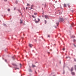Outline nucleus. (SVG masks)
Listing matches in <instances>:
<instances>
[{
    "label": "nucleus",
    "mask_w": 76,
    "mask_h": 76,
    "mask_svg": "<svg viewBox=\"0 0 76 76\" xmlns=\"http://www.w3.org/2000/svg\"><path fill=\"white\" fill-rule=\"evenodd\" d=\"M75 37L74 36H72V38H75Z\"/></svg>",
    "instance_id": "16"
},
{
    "label": "nucleus",
    "mask_w": 76,
    "mask_h": 76,
    "mask_svg": "<svg viewBox=\"0 0 76 76\" xmlns=\"http://www.w3.org/2000/svg\"><path fill=\"white\" fill-rule=\"evenodd\" d=\"M32 17H33V18H35V17H34V15H32Z\"/></svg>",
    "instance_id": "17"
},
{
    "label": "nucleus",
    "mask_w": 76,
    "mask_h": 76,
    "mask_svg": "<svg viewBox=\"0 0 76 76\" xmlns=\"http://www.w3.org/2000/svg\"><path fill=\"white\" fill-rule=\"evenodd\" d=\"M55 28H57V27H56V26H55Z\"/></svg>",
    "instance_id": "35"
},
{
    "label": "nucleus",
    "mask_w": 76,
    "mask_h": 76,
    "mask_svg": "<svg viewBox=\"0 0 76 76\" xmlns=\"http://www.w3.org/2000/svg\"><path fill=\"white\" fill-rule=\"evenodd\" d=\"M23 22L22 20H20V23H22Z\"/></svg>",
    "instance_id": "7"
},
{
    "label": "nucleus",
    "mask_w": 76,
    "mask_h": 76,
    "mask_svg": "<svg viewBox=\"0 0 76 76\" xmlns=\"http://www.w3.org/2000/svg\"><path fill=\"white\" fill-rule=\"evenodd\" d=\"M14 10H16V8H14Z\"/></svg>",
    "instance_id": "27"
},
{
    "label": "nucleus",
    "mask_w": 76,
    "mask_h": 76,
    "mask_svg": "<svg viewBox=\"0 0 76 76\" xmlns=\"http://www.w3.org/2000/svg\"><path fill=\"white\" fill-rule=\"evenodd\" d=\"M73 68L72 67L71 69V72H72V71H73Z\"/></svg>",
    "instance_id": "5"
},
{
    "label": "nucleus",
    "mask_w": 76,
    "mask_h": 76,
    "mask_svg": "<svg viewBox=\"0 0 76 76\" xmlns=\"http://www.w3.org/2000/svg\"><path fill=\"white\" fill-rule=\"evenodd\" d=\"M45 18L47 19H48V15H45Z\"/></svg>",
    "instance_id": "1"
},
{
    "label": "nucleus",
    "mask_w": 76,
    "mask_h": 76,
    "mask_svg": "<svg viewBox=\"0 0 76 76\" xmlns=\"http://www.w3.org/2000/svg\"><path fill=\"white\" fill-rule=\"evenodd\" d=\"M27 6H30V5L29 4H27Z\"/></svg>",
    "instance_id": "10"
},
{
    "label": "nucleus",
    "mask_w": 76,
    "mask_h": 76,
    "mask_svg": "<svg viewBox=\"0 0 76 76\" xmlns=\"http://www.w3.org/2000/svg\"><path fill=\"white\" fill-rule=\"evenodd\" d=\"M63 51H64V50H65V48H63Z\"/></svg>",
    "instance_id": "19"
},
{
    "label": "nucleus",
    "mask_w": 76,
    "mask_h": 76,
    "mask_svg": "<svg viewBox=\"0 0 76 76\" xmlns=\"http://www.w3.org/2000/svg\"><path fill=\"white\" fill-rule=\"evenodd\" d=\"M12 65H13L14 66H17V65L16 64H13Z\"/></svg>",
    "instance_id": "9"
},
{
    "label": "nucleus",
    "mask_w": 76,
    "mask_h": 76,
    "mask_svg": "<svg viewBox=\"0 0 76 76\" xmlns=\"http://www.w3.org/2000/svg\"><path fill=\"white\" fill-rule=\"evenodd\" d=\"M67 5H68V7H70V5H69V4H67Z\"/></svg>",
    "instance_id": "11"
},
{
    "label": "nucleus",
    "mask_w": 76,
    "mask_h": 76,
    "mask_svg": "<svg viewBox=\"0 0 76 76\" xmlns=\"http://www.w3.org/2000/svg\"><path fill=\"white\" fill-rule=\"evenodd\" d=\"M32 67H35V66L34 65H32Z\"/></svg>",
    "instance_id": "8"
},
{
    "label": "nucleus",
    "mask_w": 76,
    "mask_h": 76,
    "mask_svg": "<svg viewBox=\"0 0 76 76\" xmlns=\"http://www.w3.org/2000/svg\"><path fill=\"white\" fill-rule=\"evenodd\" d=\"M26 9H28V7H26Z\"/></svg>",
    "instance_id": "33"
},
{
    "label": "nucleus",
    "mask_w": 76,
    "mask_h": 76,
    "mask_svg": "<svg viewBox=\"0 0 76 76\" xmlns=\"http://www.w3.org/2000/svg\"><path fill=\"white\" fill-rule=\"evenodd\" d=\"M72 26H73V23H72Z\"/></svg>",
    "instance_id": "25"
},
{
    "label": "nucleus",
    "mask_w": 76,
    "mask_h": 76,
    "mask_svg": "<svg viewBox=\"0 0 76 76\" xmlns=\"http://www.w3.org/2000/svg\"><path fill=\"white\" fill-rule=\"evenodd\" d=\"M31 7H33V6H34V5H31Z\"/></svg>",
    "instance_id": "21"
},
{
    "label": "nucleus",
    "mask_w": 76,
    "mask_h": 76,
    "mask_svg": "<svg viewBox=\"0 0 76 76\" xmlns=\"http://www.w3.org/2000/svg\"><path fill=\"white\" fill-rule=\"evenodd\" d=\"M72 75H75V72H72Z\"/></svg>",
    "instance_id": "6"
},
{
    "label": "nucleus",
    "mask_w": 76,
    "mask_h": 76,
    "mask_svg": "<svg viewBox=\"0 0 76 76\" xmlns=\"http://www.w3.org/2000/svg\"><path fill=\"white\" fill-rule=\"evenodd\" d=\"M38 21H40V20H39V18H38Z\"/></svg>",
    "instance_id": "24"
},
{
    "label": "nucleus",
    "mask_w": 76,
    "mask_h": 76,
    "mask_svg": "<svg viewBox=\"0 0 76 76\" xmlns=\"http://www.w3.org/2000/svg\"><path fill=\"white\" fill-rule=\"evenodd\" d=\"M29 72H32V70H31V69H29Z\"/></svg>",
    "instance_id": "15"
},
{
    "label": "nucleus",
    "mask_w": 76,
    "mask_h": 76,
    "mask_svg": "<svg viewBox=\"0 0 76 76\" xmlns=\"http://www.w3.org/2000/svg\"><path fill=\"white\" fill-rule=\"evenodd\" d=\"M60 20H61V21H63V18H61L60 19Z\"/></svg>",
    "instance_id": "3"
},
{
    "label": "nucleus",
    "mask_w": 76,
    "mask_h": 76,
    "mask_svg": "<svg viewBox=\"0 0 76 76\" xmlns=\"http://www.w3.org/2000/svg\"><path fill=\"white\" fill-rule=\"evenodd\" d=\"M45 24H46L47 23V21H46V20H45Z\"/></svg>",
    "instance_id": "12"
},
{
    "label": "nucleus",
    "mask_w": 76,
    "mask_h": 76,
    "mask_svg": "<svg viewBox=\"0 0 76 76\" xmlns=\"http://www.w3.org/2000/svg\"><path fill=\"white\" fill-rule=\"evenodd\" d=\"M56 24H57V26H58V23H56Z\"/></svg>",
    "instance_id": "22"
},
{
    "label": "nucleus",
    "mask_w": 76,
    "mask_h": 76,
    "mask_svg": "<svg viewBox=\"0 0 76 76\" xmlns=\"http://www.w3.org/2000/svg\"><path fill=\"white\" fill-rule=\"evenodd\" d=\"M38 22H39V21H35V23H38Z\"/></svg>",
    "instance_id": "13"
},
{
    "label": "nucleus",
    "mask_w": 76,
    "mask_h": 76,
    "mask_svg": "<svg viewBox=\"0 0 76 76\" xmlns=\"http://www.w3.org/2000/svg\"><path fill=\"white\" fill-rule=\"evenodd\" d=\"M63 73V74H64V72Z\"/></svg>",
    "instance_id": "34"
},
{
    "label": "nucleus",
    "mask_w": 76,
    "mask_h": 76,
    "mask_svg": "<svg viewBox=\"0 0 76 76\" xmlns=\"http://www.w3.org/2000/svg\"><path fill=\"white\" fill-rule=\"evenodd\" d=\"M5 61H7V60H5Z\"/></svg>",
    "instance_id": "31"
},
{
    "label": "nucleus",
    "mask_w": 76,
    "mask_h": 76,
    "mask_svg": "<svg viewBox=\"0 0 76 76\" xmlns=\"http://www.w3.org/2000/svg\"><path fill=\"white\" fill-rule=\"evenodd\" d=\"M66 58H68V57H66Z\"/></svg>",
    "instance_id": "36"
},
{
    "label": "nucleus",
    "mask_w": 76,
    "mask_h": 76,
    "mask_svg": "<svg viewBox=\"0 0 76 76\" xmlns=\"http://www.w3.org/2000/svg\"><path fill=\"white\" fill-rule=\"evenodd\" d=\"M36 73H37V72H35Z\"/></svg>",
    "instance_id": "37"
},
{
    "label": "nucleus",
    "mask_w": 76,
    "mask_h": 76,
    "mask_svg": "<svg viewBox=\"0 0 76 76\" xmlns=\"http://www.w3.org/2000/svg\"><path fill=\"white\" fill-rule=\"evenodd\" d=\"M31 9H32V7H31Z\"/></svg>",
    "instance_id": "29"
},
{
    "label": "nucleus",
    "mask_w": 76,
    "mask_h": 76,
    "mask_svg": "<svg viewBox=\"0 0 76 76\" xmlns=\"http://www.w3.org/2000/svg\"><path fill=\"white\" fill-rule=\"evenodd\" d=\"M46 4H45V5H46Z\"/></svg>",
    "instance_id": "39"
},
{
    "label": "nucleus",
    "mask_w": 76,
    "mask_h": 76,
    "mask_svg": "<svg viewBox=\"0 0 76 76\" xmlns=\"http://www.w3.org/2000/svg\"><path fill=\"white\" fill-rule=\"evenodd\" d=\"M64 7H66L67 6L66 5V4H64Z\"/></svg>",
    "instance_id": "4"
},
{
    "label": "nucleus",
    "mask_w": 76,
    "mask_h": 76,
    "mask_svg": "<svg viewBox=\"0 0 76 76\" xmlns=\"http://www.w3.org/2000/svg\"><path fill=\"white\" fill-rule=\"evenodd\" d=\"M72 13H73V12H74V10H72Z\"/></svg>",
    "instance_id": "28"
},
{
    "label": "nucleus",
    "mask_w": 76,
    "mask_h": 76,
    "mask_svg": "<svg viewBox=\"0 0 76 76\" xmlns=\"http://www.w3.org/2000/svg\"><path fill=\"white\" fill-rule=\"evenodd\" d=\"M34 15H37V13H34Z\"/></svg>",
    "instance_id": "20"
},
{
    "label": "nucleus",
    "mask_w": 76,
    "mask_h": 76,
    "mask_svg": "<svg viewBox=\"0 0 76 76\" xmlns=\"http://www.w3.org/2000/svg\"><path fill=\"white\" fill-rule=\"evenodd\" d=\"M73 41H74V42H75L76 41V40H75V39H74V40H73Z\"/></svg>",
    "instance_id": "23"
},
{
    "label": "nucleus",
    "mask_w": 76,
    "mask_h": 76,
    "mask_svg": "<svg viewBox=\"0 0 76 76\" xmlns=\"http://www.w3.org/2000/svg\"><path fill=\"white\" fill-rule=\"evenodd\" d=\"M29 46L30 47H31V48H32V46H33V45H32L31 44H29Z\"/></svg>",
    "instance_id": "2"
},
{
    "label": "nucleus",
    "mask_w": 76,
    "mask_h": 76,
    "mask_svg": "<svg viewBox=\"0 0 76 76\" xmlns=\"http://www.w3.org/2000/svg\"><path fill=\"white\" fill-rule=\"evenodd\" d=\"M12 58H13V60H15V58H14V57H12Z\"/></svg>",
    "instance_id": "14"
},
{
    "label": "nucleus",
    "mask_w": 76,
    "mask_h": 76,
    "mask_svg": "<svg viewBox=\"0 0 76 76\" xmlns=\"http://www.w3.org/2000/svg\"><path fill=\"white\" fill-rule=\"evenodd\" d=\"M20 64V67H21V64Z\"/></svg>",
    "instance_id": "32"
},
{
    "label": "nucleus",
    "mask_w": 76,
    "mask_h": 76,
    "mask_svg": "<svg viewBox=\"0 0 76 76\" xmlns=\"http://www.w3.org/2000/svg\"><path fill=\"white\" fill-rule=\"evenodd\" d=\"M75 47L76 46H75Z\"/></svg>",
    "instance_id": "38"
},
{
    "label": "nucleus",
    "mask_w": 76,
    "mask_h": 76,
    "mask_svg": "<svg viewBox=\"0 0 76 76\" xmlns=\"http://www.w3.org/2000/svg\"><path fill=\"white\" fill-rule=\"evenodd\" d=\"M48 37H50V35H48Z\"/></svg>",
    "instance_id": "30"
},
{
    "label": "nucleus",
    "mask_w": 76,
    "mask_h": 76,
    "mask_svg": "<svg viewBox=\"0 0 76 76\" xmlns=\"http://www.w3.org/2000/svg\"><path fill=\"white\" fill-rule=\"evenodd\" d=\"M4 1H7V0H4Z\"/></svg>",
    "instance_id": "26"
},
{
    "label": "nucleus",
    "mask_w": 76,
    "mask_h": 76,
    "mask_svg": "<svg viewBox=\"0 0 76 76\" xmlns=\"http://www.w3.org/2000/svg\"><path fill=\"white\" fill-rule=\"evenodd\" d=\"M10 9H8V12H10Z\"/></svg>",
    "instance_id": "18"
}]
</instances>
